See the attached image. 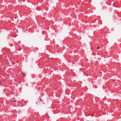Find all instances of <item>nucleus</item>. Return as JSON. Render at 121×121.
Returning <instances> with one entry per match:
<instances>
[{
  "mask_svg": "<svg viewBox=\"0 0 121 121\" xmlns=\"http://www.w3.org/2000/svg\"><path fill=\"white\" fill-rule=\"evenodd\" d=\"M99 48V47H98V48H97V49H98Z\"/></svg>",
  "mask_w": 121,
  "mask_h": 121,
  "instance_id": "1",
  "label": "nucleus"
},
{
  "mask_svg": "<svg viewBox=\"0 0 121 121\" xmlns=\"http://www.w3.org/2000/svg\"><path fill=\"white\" fill-rule=\"evenodd\" d=\"M16 102V101H14V102Z\"/></svg>",
  "mask_w": 121,
  "mask_h": 121,
  "instance_id": "2",
  "label": "nucleus"
},
{
  "mask_svg": "<svg viewBox=\"0 0 121 121\" xmlns=\"http://www.w3.org/2000/svg\"><path fill=\"white\" fill-rule=\"evenodd\" d=\"M59 51L58 50L57 51V52H58Z\"/></svg>",
  "mask_w": 121,
  "mask_h": 121,
  "instance_id": "3",
  "label": "nucleus"
}]
</instances>
